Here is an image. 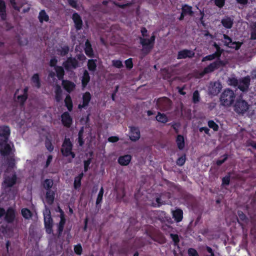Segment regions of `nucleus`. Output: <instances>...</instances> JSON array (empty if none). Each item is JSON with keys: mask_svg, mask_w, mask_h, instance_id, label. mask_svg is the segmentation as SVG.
I'll return each mask as SVG.
<instances>
[{"mask_svg": "<svg viewBox=\"0 0 256 256\" xmlns=\"http://www.w3.org/2000/svg\"><path fill=\"white\" fill-rule=\"evenodd\" d=\"M238 80L234 77L229 78L228 80V84L232 86H238Z\"/></svg>", "mask_w": 256, "mask_h": 256, "instance_id": "nucleus-42", "label": "nucleus"}, {"mask_svg": "<svg viewBox=\"0 0 256 256\" xmlns=\"http://www.w3.org/2000/svg\"><path fill=\"white\" fill-rule=\"evenodd\" d=\"M83 173L80 174L78 176L76 177L74 182V186L75 188H78L80 187L81 184V180L83 177Z\"/></svg>", "mask_w": 256, "mask_h": 256, "instance_id": "nucleus-36", "label": "nucleus"}, {"mask_svg": "<svg viewBox=\"0 0 256 256\" xmlns=\"http://www.w3.org/2000/svg\"><path fill=\"white\" fill-rule=\"evenodd\" d=\"M223 36L224 38V42L226 46L230 48H235L236 50L240 48V46L238 44L232 42V39L228 36L224 34Z\"/></svg>", "mask_w": 256, "mask_h": 256, "instance_id": "nucleus-18", "label": "nucleus"}, {"mask_svg": "<svg viewBox=\"0 0 256 256\" xmlns=\"http://www.w3.org/2000/svg\"><path fill=\"white\" fill-rule=\"evenodd\" d=\"M182 211L180 209H178L172 212L173 218L177 222H180L182 218Z\"/></svg>", "mask_w": 256, "mask_h": 256, "instance_id": "nucleus-25", "label": "nucleus"}, {"mask_svg": "<svg viewBox=\"0 0 256 256\" xmlns=\"http://www.w3.org/2000/svg\"><path fill=\"white\" fill-rule=\"evenodd\" d=\"M156 120L159 122L165 124L168 122V118L166 114L158 112L156 118Z\"/></svg>", "mask_w": 256, "mask_h": 256, "instance_id": "nucleus-28", "label": "nucleus"}, {"mask_svg": "<svg viewBox=\"0 0 256 256\" xmlns=\"http://www.w3.org/2000/svg\"><path fill=\"white\" fill-rule=\"evenodd\" d=\"M72 20L75 24L76 28L78 30L81 29L82 25V22L80 16L76 13H74L72 16Z\"/></svg>", "mask_w": 256, "mask_h": 256, "instance_id": "nucleus-21", "label": "nucleus"}, {"mask_svg": "<svg viewBox=\"0 0 256 256\" xmlns=\"http://www.w3.org/2000/svg\"><path fill=\"white\" fill-rule=\"evenodd\" d=\"M224 64L220 60H216L214 62L210 64L200 74V76H202L205 74H208L214 70L218 68L220 66H223Z\"/></svg>", "mask_w": 256, "mask_h": 256, "instance_id": "nucleus-6", "label": "nucleus"}, {"mask_svg": "<svg viewBox=\"0 0 256 256\" xmlns=\"http://www.w3.org/2000/svg\"><path fill=\"white\" fill-rule=\"evenodd\" d=\"M104 192V188L102 187L99 192L98 197H97V199H96V204H100L102 202V196H103Z\"/></svg>", "mask_w": 256, "mask_h": 256, "instance_id": "nucleus-45", "label": "nucleus"}, {"mask_svg": "<svg viewBox=\"0 0 256 256\" xmlns=\"http://www.w3.org/2000/svg\"><path fill=\"white\" fill-rule=\"evenodd\" d=\"M200 97L198 90H196L193 93L192 101L194 103H197L200 101Z\"/></svg>", "mask_w": 256, "mask_h": 256, "instance_id": "nucleus-46", "label": "nucleus"}, {"mask_svg": "<svg viewBox=\"0 0 256 256\" xmlns=\"http://www.w3.org/2000/svg\"><path fill=\"white\" fill-rule=\"evenodd\" d=\"M222 88V86L219 82H210L208 86V93L212 96H216L219 94Z\"/></svg>", "mask_w": 256, "mask_h": 256, "instance_id": "nucleus-8", "label": "nucleus"}, {"mask_svg": "<svg viewBox=\"0 0 256 256\" xmlns=\"http://www.w3.org/2000/svg\"><path fill=\"white\" fill-rule=\"evenodd\" d=\"M186 162V156H182L176 160V164L180 166H182Z\"/></svg>", "mask_w": 256, "mask_h": 256, "instance_id": "nucleus-48", "label": "nucleus"}, {"mask_svg": "<svg viewBox=\"0 0 256 256\" xmlns=\"http://www.w3.org/2000/svg\"><path fill=\"white\" fill-rule=\"evenodd\" d=\"M62 121L64 126L69 127L71 125L72 120L69 113L65 112L62 115Z\"/></svg>", "mask_w": 256, "mask_h": 256, "instance_id": "nucleus-16", "label": "nucleus"}, {"mask_svg": "<svg viewBox=\"0 0 256 256\" xmlns=\"http://www.w3.org/2000/svg\"><path fill=\"white\" fill-rule=\"evenodd\" d=\"M10 130L8 127L6 126H0V136H4L5 138L10 135Z\"/></svg>", "mask_w": 256, "mask_h": 256, "instance_id": "nucleus-26", "label": "nucleus"}, {"mask_svg": "<svg viewBox=\"0 0 256 256\" xmlns=\"http://www.w3.org/2000/svg\"><path fill=\"white\" fill-rule=\"evenodd\" d=\"M10 4L12 6L13 8L18 10H20V7L18 6L14 2V0H10Z\"/></svg>", "mask_w": 256, "mask_h": 256, "instance_id": "nucleus-59", "label": "nucleus"}, {"mask_svg": "<svg viewBox=\"0 0 256 256\" xmlns=\"http://www.w3.org/2000/svg\"><path fill=\"white\" fill-rule=\"evenodd\" d=\"M132 160V156L130 154H126L120 156L118 159V162L121 166H128Z\"/></svg>", "mask_w": 256, "mask_h": 256, "instance_id": "nucleus-19", "label": "nucleus"}, {"mask_svg": "<svg viewBox=\"0 0 256 256\" xmlns=\"http://www.w3.org/2000/svg\"><path fill=\"white\" fill-rule=\"evenodd\" d=\"M16 176L14 173H12L8 175V173L6 174L3 186L4 188H10L16 182Z\"/></svg>", "mask_w": 256, "mask_h": 256, "instance_id": "nucleus-7", "label": "nucleus"}, {"mask_svg": "<svg viewBox=\"0 0 256 256\" xmlns=\"http://www.w3.org/2000/svg\"><path fill=\"white\" fill-rule=\"evenodd\" d=\"M16 210L12 208H9L5 212V220L8 222H12L15 218Z\"/></svg>", "mask_w": 256, "mask_h": 256, "instance_id": "nucleus-14", "label": "nucleus"}, {"mask_svg": "<svg viewBox=\"0 0 256 256\" xmlns=\"http://www.w3.org/2000/svg\"><path fill=\"white\" fill-rule=\"evenodd\" d=\"M82 104H80L78 105V108L79 109H82V108H84L86 107L89 104L90 101L91 99V95L90 92H86L84 93L82 95Z\"/></svg>", "mask_w": 256, "mask_h": 256, "instance_id": "nucleus-13", "label": "nucleus"}, {"mask_svg": "<svg viewBox=\"0 0 256 256\" xmlns=\"http://www.w3.org/2000/svg\"><path fill=\"white\" fill-rule=\"evenodd\" d=\"M90 162L91 160L90 159L84 162V170L85 172H86L88 170V166L90 164Z\"/></svg>", "mask_w": 256, "mask_h": 256, "instance_id": "nucleus-56", "label": "nucleus"}, {"mask_svg": "<svg viewBox=\"0 0 256 256\" xmlns=\"http://www.w3.org/2000/svg\"><path fill=\"white\" fill-rule=\"evenodd\" d=\"M5 8L4 2L2 0H0V14L2 20L6 18Z\"/></svg>", "mask_w": 256, "mask_h": 256, "instance_id": "nucleus-35", "label": "nucleus"}, {"mask_svg": "<svg viewBox=\"0 0 256 256\" xmlns=\"http://www.w3.org/2000/svg\"><path fill=\"white\" fill-rule=\"evenodd\" d=\"M125 64L126 67L128 69H131L133 66L132 59L129 58L125 61Z\"/></svg>", "mask_w": 256, "mask_h": 256, "instance_id": "nucleus-51", "label": "nucleus"}, {"mask_svg": "<svg viewBox=\"0 0 256 256\" xmlns=\"http://www.w3.org/2000/svg\"><path fill=\"white\" fill-rule=\"evenodd\" d=\"M250 82L249 76L243 78L238 80V87L242 92H246L248 90Z\"/></svg>", "mask_w": 256, "mask_h": 256, "instance_id": "nucleus-9", "label": "nucleus"}, {"mask_svg": "<svg viewBox=\"0 0 256 256\" xmlns=\"http://www.w3.org/2000/svg\"><path fill=\"white\" fill-rule=\"evenodd\" d=\"M188 254L189 256H199L196 250L194 248H190L188 250Z\"/></svg>", "mask_w": 256, "mask_h": 256, "instance_id": "nucleus-52", "label": "nucleus"}, {"mask_svg": "<svg viewBox=\"0 0 256 256\" xmlns=\"http://www.w3.org/2000/svg\"><path fill=\"white\" fill-rule=\"evenodd\" d=\"M112 64L114 66L118 68H120L123 66L122 63L120 60H112Z\"/></svg>", "mask_w": 256, "mask_h": 256, "instance_id": "nucleus-47", "label": "nucleus"}, {"mask_svg": "<svg viewBox=\"0 0 256 256\" xmlns=\"http://www.w3.org/2000/svg\"><path fill=\"white\" fill-rule=\"evenodd\" d=\"M74 252L78 255L81 254L82 252V247L80 244H78L74 246Z\"/></svg>", "mask_w": 256, "mask_h": 256, "instance_id": "nucleus-50", "label": "nucleus"}, {"mask_svg": "<svg viewBox=\"0 0 256 256\" xmlns=\"http://www.w3.org/2000/svg\"><path fill=\"white\" fill-rule=\"evenodd\" d=\"M64 223L65 219L64 218L63 216L62 215L60 216V222L59 224L58 225V230L59 234H60L62 232Z\"/></svg>", "mask_w": 256, "mask_h": 256, "instance_id": "nucleus-43", "label": "nucleus"}, {"mask_svg": "<svg viewBox=\"0 0 256 256\" xmlns=\"http://www.w3.org/2000/svg\"><path fill=\"white\" fill-rule=\"evenodd\" d=\"M118 138L117 136H110L108 138L110 142H114L118 140Z\"/></svg>", "mask_w": 256, "mask_h": 256, "instance_id": "nucleus-60", "label": "nucleus"}, {"mask_svg": "<svg viewBox=\"0 0 256 256\" xmlns=\"http://www.w3.org/2000/svg\"><path fill=\"white\" fill-rule=\"evenodd\" d=\"M236 94L234 91L228 88L225 90L221 94L220 100L223 106H230L234 102Z\"/></svg>", "mask_w": 256, "mask_h": 256, "instance_id": "nucleus-1", "label": "nucleus"}, {"mask_svg": "<svg viewBox=\"0 0 256 256\" xmlns=\"http://www.w3.org/2000/svg\"><path fill=\"white\" fill-rule=\"evenodd\" d=\"M176 144L180 150H182L184 147V140L181 135H178L176 140Z\"/></svg>", "mask_w": 256, "mask_h": 256, "instance_id": "nucleus-32", "label": "nucleus"}, {"mask_svg": "<svg viewBox=\"0 0 256 256\" xmlns=\"http://www.w3.org/2000/svg\"><path fill=\"white\" fill-rule=\"evenodd\" d=\"M155 40V36H152L150 39H146L144 38H140V42L143 46V50L146 51V52L152 48L154 43Z\"/></svg>", "mask_w": 256, "mask_h": 256, "instance_id": "nucleus-5", "label": "nucleus"}, {"mask_svg": "<svg viewBox=\"0 0 256 256\" xmlns=\"http://www.w3.org/2000/svg\"><path fill=\"white\" fill-rule=\"evenodd\" d=\"M215 4L219 8H222L224 4V0H215Z\"/></svg>", "mask_w": 256, "mask_h": 256, "instance_id": "nucleus-54", "label": "nucleus"}, {"mask_svg": "<svg viewBox=\"0 0 256 256\" xmlns=\"http://www.w3.org/2000/svg\"><path fill=\"white\" fill-rule=\"evenodd\" d=\"M222 24L226 28H230L233 24V20L230 17H225L222 20Z\"/></svg>", "mask_w": 256, "mask_h": 256, "instance_id": "nucleus-24", "label": "nucleus"}, {"mask_svg": "<svg viewBox=\"0 0 256 256\" xmlns=\"http://www.w3.org/2000/svg\"><path fill=\"white\" fill-rule=\"evenodd\" d=\"M85 52L88 56L92 57L93 56V51L91 44L88 40H86L85 44Z\"/></svg>", "mask_w": 256, "mask_h": 256, "instance_id": "nucleus-33", "label": "nucleus"}, {"mask_svg": "<svg viewBox=\"0 0 256 256\" xmlns=\"http://www.w3.org/2000/svg\"><path fill=\"white\" fill-rule=\"evenodd\" d=\"M53 181L50 179H46L43 183L44 188L47 190L53 186Z\"/></svg>", "mask_w": 256, "mask_h": 256, "instance_id": "nucleus-41", "label": "nucleus"}, {"mask_svg": "<svg viewBox=\"0 0 256 256\" xmlns=\"http://www.w3.org/2000/svg\"><path fill=\"white\" fill-rule=\"evenodd\" d=\"M44 216L46 232L48 234H51L52 232V220L50 216V212L46 206L44 211Z\"/></svg>", "mask_w": 256, "mask_h": 256, "instance_id": "nucleus-3", "label": "nucleus"}, {"mask_svg": "<svg viewBox=\"0 0 256 256\" xmlns=\"http://www.w3.org/2000/svg\"><path fill=\"white\" fill-rule=\"evenodd\" d=\"M224 158L222 160H217L216 162V164L218 165V166H220L221 165L222 163H224L226 160L228 158V156L226 155H224Z\"/></svg>", "mask_w": 256, "mask_h": 256, "instance_id": "nucleus-62", "label": "nucleus"}, {"mask_svg": "<svg viewBox=\"0 0 256 256\" xmlns=\"http://www.w3.org/2000/svg\"><path fill=\"white\" fill-rule=\"evenodd\" d=\"M170 102L167 98H162L158 100L157 104L160 108L166 110L170 106Z\"/></svg>", "mask_w": 256, "mask_h": 256, "instance_id": "nucleus-12", "label": "nucleus"}, {"mask_svg": "<svg viewBox=\"0 0 256 256\" xmlns=\"http://www.w3.org/2000/svg\"><path fill=\"white\" fill-rule=\"evenodd\" d=\"M216 56V54H213L212 55H209V56H206L202 58V61L204 62L206 60H213L215 58Z\"/></svg>", "mask_w": 256, "mask_h": 256, "instance_id": "nucleus-53", "label": "nucleus"}, {"mask_svg": "<svg viewBox=\"0 0 256 256\" xmlns=\"http://www.w3.org/2000/svg\"><path fill=\"white\" fill-rule=\"evenodd\" d=\"M194 55V52L193 51L188 50H184L178 52V58L182 59L187 58H190L193 57Z\"/></svg>", "mask_w": 256, "mask_h": 256, "instance_id": "nucleus-15", "label": "nucleus"}, {"mask_svg": "<svg viewBox=\"0 0 256 256\" xmlns=\"http://www.w3.org/2000/svg\"><path fill=\"white\" fill-rule=\"evenodd\" d=\"M250 106L246 101L239 99L234 104V110L236 113L243 114L248 110Z\"/></svg>", "mask_w": 256, "mask_h": 256, "instance_id": "nucleus-2", "label": "nucleus"}, {"mask_svg": "<svg viewBox=\"0 0 256 256\" xmlns=\"http://www.w3.org/2000/svg\"><path fill=\"white\" fill-rule=\"evenodd\" d=\"M83 132H84V130H83V128H82L80 130V131L79 132V133H78V142H79V144L80 146H82L83 144V142L82 141V138Z\"/></svg>", "mask_w": 256, "mask_h": 256, "instance_id": "nucleus-55", "label": "nucleus"}, {"mask_svg": "<svg viewBox=\"0 0 256 256\" xmlns=\"http://www.w3.org/2000/svg\"><path fill=\"white\" fill-rule=\"evenodd\" d=\"M62 85L64 89L69 92L72 91L76 86L74 83L68 80H63Z\"/></svg>", "mask_w": 256, "mask_h": 256, "instance_id": "nucleus-23", "label": "nucleus"}, {"mask_svg": "<svg viewBox=\"0 0 256 256\" xmlns=\"http://www.w3.org/2000/svg\"><path fill=\"white\" fill-rule=\"evenodd\" d=\"M21 91L22 94H20V90H17L15 93V97L16 98L18 102L23 104L28 98L27 92L28 91V88L26 87Z\"/></svg>", "mask_w": 256, "mask_h": 256, "instance_id": "nucleus-10", "label": "nucleus"}, {"mask_svg": "<svg viewBox=\"0 0 256 256\" xmlns=\"http://www.w3.org/2000/svg\"><path fill=\"white\" fill-rule=\"evenodd\" d=\"M140 132L138 128H130V138L132 140L136 141L138 140L140 138Z\"/></svg>", "mask_w": 256, "mask_h": 256, "instance_id": "nucleus-20", "label": "nucleus"}, {"mask_svg": "<svg viewBox=\"0 0 256 256\" xmlns=\"http://www.w3.org/2000/svg\"><path fill=\"white\" fill-rule=\"evenodd\" d=\"M72 144L69 138H65L62 148V154L66 156H71L73 158L75 156V154L72 152Z\"/></svg>", "mask_w": 256, "mask_h": 256, "instance_id": "nucleus-4", "label": "nucleus"}, {"mask_svg": "<svg viewBox=\"0 0 256 256\" xmlns=\"http://www.w3.org/2000/svg\"><path fill=\"white\" fill-rule=\"evenodd\" d=\"M90 80L89 74L87 70H85L84 72L83 75L82 77V82L83 87H85Z\"/></svg>", "mask_w": 256, "mask_h": 256, "instance_id": "nucleus-31", "label": "nucleus"}, {"mask_svg": "<svg viewBox=\"0 0 256 256\" xmlns=\"http://www.w3.org/2000/svg\"><path fill=\"white\" fill-rule=\"evenodd\" d=\"M69 4L74 8H77V4L76 2L74 0H68Z\"/></svg>", "mask_w": 256, "mask_h": 256, "instance_id": "nucleus-58", "label": "nucleus"}, {"mask_svg": "<svg viewBox=\"0 0 256 256\" xmlns=\"http://www.w3.org/2000/svg\"><path fill=\"white\" fill-rule=\"evenodd\" d=\"M88 67L90 70L94 71L96 69V60H90L88 62Z\"/></svg>", "mask_w": 256, "mask_h": 256, "instance_id": "nucleus-38", "label": "nucleus"}, {"mask_svg": "<svg viewBox=\"0 0 256 256\" xmlns=\"http://www.w3.org/2000/svg\"><path fill=\"white\" fill-rule=\"evenodd\" d=\"M54 198V192L52 190H48L46 194V202L49 204H52Z\"/></svg>", "mask_w": 256, "mask_h": 256, "instance_id": "nucleus-30", "label": "nucleus"}, {"mask_svg": "<svg viewBox=\"0 0 256 256\" xmlns=\"http://www.w3.org/2000/svg\"><path fill=\"white\" fill-rule=\"evenodd\" d=\"M62 90L60 86L56 85L54 87V96L56 102H59L62 100Z\"/></svg>", "mask_w": 256, "mask_h": 256, "instance_id": "nucleus-22", "label": "nucleus"}, {"mask_svg": "<svg viewBox=\"0 0 256 256\" xmlns=\"http://www.w3.org/2000/svg\"><path fill=\"white\" fill-rule=\"evenodd\" d=\"M230 182V178L226 176L222 178V184L228 185Z\"/></svg>", "mask_w": 256, "mask_h": 256, "instance_id": "nucleus-61", "label": "nucleus"}, {"mask_svg": "<svg viewBox=\"0 0 256 256\" xmlns=\"http://www.w3.org/2000/svg\"><path fill=\"white\" fill-rule=\"evenodd\" d=\"M32 86L36 88H40V78L38 74H34L32 78Z\"/></svg>", "mask_w": 256, "mask_h": 256, "instance_id": "nucleus-27", "label": "nucleus"}, {"mask_svg": "<svg viewBox=\"0 0 256 256\" xmlns=\"http://www.w3.org/2000/svg\"><path fill=\"white\" fill-rule=\"evenodd\" d=\"M208 125L210 128H212L214 130H218V126L214 121H209Z\"/></svg>", "mask_w": 256, "mask_h": 256, "instance_id": "nucleus-49", "label": "nucleus"}, {"mask_svg": "<svg viewBox=\"0 0 256 256\" xmlns=\"http://www.w3.org/2000/svg\"><path fill=\"white\" fill-rule=\"evenodd\" d=\"M77 58H78L80 60V61H84L86 59V56H84V55L82 54H78L77 55Z\"/></svg>", "mask_w": 256, "mask_h": 256, "instance_id": "nucleus-63", "label": "nucleus"}, {"mask_svg": "<svg viewBox=\"0 0 256 256\" xmlns=\"http://www.w3.org/2000/svg\"><path fill=\"white\" fill-rule=\"evenodd\" d=\"M69 48L68 46H64L58 48L56 50V54L60 56H64L68 53Z\"/></svg>", "mask_w": 256, "mask_h": 256, "instance_id": "nucleus-29", "label": "nucleus"}, {"mask_svg": "<svg viewBox=\"0 0 256 256\" xmlns=\"http://www.w3.org/2000/svg\"><path fill=\"white\" fill-rule=\"evenodd\" d=\"M22 216L26 219L30 218L32 216L30 211L27 208H23L22 210Z\"/></svg>", "mask_w": 256, "mask_h": 256, "instance_id": "nucleus-44", "label": "nucleus"}, {"mask_svg": "<svg viewBox=\"0 0 256 256\" xmlns=\"http://www.w3.org/2000/svg\"><path fill=\"white\" fill-rule=\"evenodd\" d=\"M64 66L66 70H71L77 68L78 63L75 58H70L64 63Z\"/></svg>", "mask_w": 256, "mask_h": 256, "instance_id": "nucleus-11", "label": "nucleus"}, {"mask_svg": "<svg viewBox=\"0 0 256 256\" xmlns=\"http://www.w3.org/2000/svg\"><path fill=\"white\" fill-rule=\"evenodd\" d=\"M38 18L40 22L43 21L47 22L48 20V16L44 10H42L40 12Z\"/></svg>", "mask_w": 256, "mask_h": 256, "instance_id": "nucleus-40", "label": "nucleus"}, {"mask_svg": "<svg viewBox=\"0 0 256 256\" xmlns=\"http://www.w3.org/2000/svg\"><path fill=\"white\" fill-rule=\"evenodd\" d=\"M11 151V146L6 141L0 144V152L2 155L8 154Z\"/></svg>", "mask_w": 256, "mask_h": 256, "instance_id": "nucleus-17", "label": "nucleus"}, {"mask_svg": "<svg viewBox=\"0 0 256 256\" xmlns=\"http://www.w3.org/2000/svg\"><path fill=\"white\" fill-rule=\"evenodd\" d=\"M170 237L176 244L179 242L178 236L177 234H170Z\"/></svg>", "mask_w": 256, "mask_h": 256, "instance_id": "nucleus-57", "label": "nucleus"}, {"mask_svg": "<svg viewBox=\"0 0 256 256\" xmlns=\"http://www.w3.org/2000/svg\"><path fill=\"white\" fill-rule=\"evenodd\" d=\"M206 250L209 254L206 255V256H214V254L213 253L212 250L208 246L206 247Z\"/></svg>", "mask_w": 256, "mask_h": 256, "instance_id": "nucleus-64", "label": "nucleus"}, {"mask_svg": "<svg viewBox=\"0 0 256 256\" xmlns=\"http://www.w3.org/2000/svg\"><path fill=\"white\" fill-rule=\"evenodd\" d=\"M65 105L69 111L72 109V102L70 95H68L64 100Z\"/></svg>", "mask_w": 256, "mask_h": 256, "instance_id": "nucleus-34", "label": "nucleus"}, {"mask_svg": "<svg viewBox=\"0 0 256 256\" xmlns=\"http://www.w3.org/2000/svg\"><path fill=\"white\" fill-rule=\"evenodd\" d=\"M192 8L190 6H188L187 5L184 6L182 8V12L183 14L185 15H192L193 14V12L192 11Z\"/></svg>", "mask_w": 256, "mask_h": 256, "instance_id": "nucleus-37", "label": "nucleus"}, {"mask_svg": "<svg viewBox=\"0 0 256 256\" xmlns=\"http://www.w3.org/2000/svg\"><path fill=\"white\" fill-rule=\"evenodd\" d=\"M58 78L60 80L63 78L64 75V70L62 66H56L55 68Z\"/></svg>", "mask_w": 256, "mask_h": 256, "instance_id": "nucleus-39", "label": "nucleus"}]
</instances>
